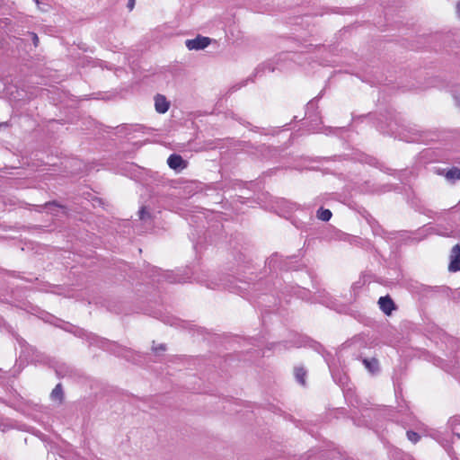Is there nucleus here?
Wrapping results in <instances>:
<instances>
[{"mask_svg": "<svg viewBox=\"0 0 460 460\" xmlns=\"http://www.w3.org/2000/svg\"><path fill=\"white\" fill-rule=\"evenodd\" d=\"M210 41L208 37L198 36L195 39L187 40L185 45L190 50H200L207 48Z\"/></svg>", "mask_w": 460, "mask_h": 460, "instance_id": "obj_1", "label": "nucleus"}, {"mask_svg": "<svg viewBox=\"0 0 460 460\" xmlns=\"http://www.w3.org/2000/svg\"><path fill=\"white\" fill-rule=\"evenodd\" d=\"M448 270L451 272L460 270V245L456 244L452 248Z\"/></svg>", "mask_w": 460, "mask_h": 460, "instance_id": "obj_2", "label": "nucleus"}, {"mask_svg": "<svg viewBox=\"0 0 460 460\" xmlns=\"http://www.w3.org/2000/svg\"><path fill=\"white\" fill-rule=\"evenodd\" d=\"M167 164L170 168L178 172L183 170L187 166L186 161H184L181 155L174 154L168 157Z\"/></svg>", "mask_w": 460, "mask_h": 460, "instance_id": "obj_3", "label": "nucleus"}, {"mask_svg": "<svg viewBox=\"0 0 460 460\" xmlns=\"http://www.w3.org/2000/svg\"><path fill=\"white\" fill-rule=\"evenodd\" d=\"M155 107L158 113H165L170 107V103L164 95L157 94L155 97Z\"/></svg>", "mask_w": 460, "mask_h": 460, "instance_id": "obj_4", "label": "nucleus"}, {"mask_svg": "<svg viewBox=\"0 0 460 460\" xmlns=\"http://www.w3.org/2000/svg\"><path fill=\"white\" fill-rule=\"evenodd\" d=\"M378 305L385 314H390L394 309V304L389 296H381L378 300Z\"/></svg>", "mask_w": 460, "mask_h": 460, "instance_id": "obj_5", "label": "nucleus"}, {"mask_svg": "<svg viewBox=\"0 0 460 460\" xmlns=\"http://www.w3.org/2000/svg\"><path fill=\"white\" fill-rule=\"evenodd\" d=\"M363 364L370 373H376L378 370V362L376 358L363 359Z\"/></svg>", "mask_w": 460, "mask_h": 460, "instance_id": "obj_6", "label": "nucleus"}, {"mask_svg": "<svg viewBox=\"0 0 460 460\" xmlns=\"http://www.w3.org/2000/svg\"><path fill=\"white\" fill-rule=\"evenodd\" d=\"M50 397L53 401H57L58 402H62L63 399V391L60 384H58L55 388L52 390Z\"/></svg>", "mask_w": 460, "mask_h": 460, "instance_id": "obj_7", "label": "nucleus"}, {"mask_svg": "<svg viewBox=\"0 0 460 460\" xmlns=\"http://www.w3.org/2000/svg\"><path fill=\"white\" fill-rule=\"evenodd\" d=\"M305 376H306V372L303 367H296L295 368V376H296V381L299 384H301V385L305 384Z\"/></svg>", "mask_w": 460, "mask_h": 460, "instance_id": "obj_8", "label": "nucleus"}, {"mask_svg": "<svg viewBox=\"0 0 460 460\" xmlns=\"http://www.w3.org/2000/svg\"><path fill=\"white\" fill-rule=\"evenodd\" d=\"M317 217L323 221H329L332 217V212L329 209L320 208L317 211Z\"/></svg>", "mask_w": 460, "mask_h": 460, "instance_id": "obj_9", "label": "nucleus"}, {"mask_svg": "<svg viewBox=\"0 0 460 460\" xmlns=\"http://www.w3.org/2000/svg\"><path fill=\"white\" fill-rule=\"evenodd\" d=\"M446 178L447 180H460V169L453 168L449 170L446 174Z\"/></svg>", "mask_w": 460, "mask_h": 460, "instance_id": "obj_10", "label": "nucleus"}, {"mask_svg": "<svg viewBox=\"0 0 460 460\" xmlns=\"http://www.w3.org/2000/svg\"><path fill=\"white\" fill-rule=\"evenodd\" d=\"M460 422V417H455L450 419L449 424L452 427V432L456 434L458 438H460V434L457 432L456 425Z\"/></svg>", "mask_w": 460, "mask_h": 460, "instance_id": "obj_11", "label": "nucleus"}, {"mask_svg": "<svg viewBox=\"0 0 460 460\" xmlns=\"http://www.w3.org/2000/svg\"><path fill=\"white\" fill-rule=\"evenodd\" d=\"M407 438L409 440H411L413 443H416L420 439V436L413 431H407Z\"/></svg>", "mask_w": 460, "mask_h": 460, "instance_id": "obj_12", "label": "nucleus"}, {"mask_svg": "<svg viewBox=\"0 0 460 460\" xmlns=\"http://www.w3.org/2000/svg\"><path fill=\"white\" fill-rule=\"evenodd\" d=\"M149 215L148 212L146 210L145 208H142L140 210H139V216H140V218L141 219H145L146 218V216Z\"/></svg>", "mask_w": 460, "mask_h": 460, "instance_id": "obj_13", "label": "nucleus"}, {"mask_svg": "<svg viewBox=\"0 0 460 460\" xmlns=\"http://www.w3.org/2000/svg\"><path fill=\"white\" fill-rule=\"evenodd\" d=\"M153 349L155 351V352H158L159 351H164L165 350V346L164 344H161L158 348L156 347H153Z\"/></svg>", "mask_w": 460, "mask_h": 460, "instance_id": "obj_14", "label": "nucleus"}, {"mask_svg": "<svg viewBox=\"0 0 460 460\" xmlns=\"http://www.w3.org/2000/svg\"><path fill=\"white\" fill-rule=\"evenodd\" d=\"M456 12H457L458 16L460 17V2H458L456 4Z\"/></svg>", "mask_w": 460, "mask_h": 460, "instance_id": "obj_15", "label": "nucleus"}, {"mask_svg": "<svg viewBox=\"0 0 460 460\" xmlns=\"http://www.w3.org/2000/svg\"><path fill=\"white\" fill-rule=\"evenodd\" d=\"M33 41H34L35 46H37V44H38V36L36 34H33Z\"/></svg>", "mask_w": 460, "mask_h": 460, "instance_id": "obj_16", "label": "nucleus"}, {"mask_svg": "<svg viewBox=\"0 0 460 460\" xmlns=\"http://www.w3.org/2000/svg\"><path fill=\"white\" fill-rule=\"evenodd\" d=\"M133 4H134V0H131V2H129V8L130 9L133 7Z\"/></svg>", "mask_w": 460, "mask_h": 460, "instance_id": "obj_17", "label": "nucleus"}, {"mask_svg": "<svg viewBox=\"0 0 460 460\" xmlns=\"http://www.w3.org/2000/svg\"><path fill=\"white\" fill-rule=\"evenodd\" d=\"M36 4L38 5V7L40 8V1L39 0H34Z\"/></svg>", "mask_w": 460, "mask_h": 460, "instance_id": "obj_18", "label": "nucleus"}, {"mask_svg": "<svg viewBox=\"0 0 460 460\" xmlns=\"http://www.w3.org/2000/svg\"><path fill=\"white\" fill-rule=\"evenodd\" d=\"M54 206H55V204H49V205H48V207H49V208H52V207H54Z\"/></svg>", "mask_w": 460, "mask_h": 460, "instance_id": "obj_19", "label": "nucleus"}, {"mask_svg": "<svg viewBox=\"0 0 460 460\" xmlns=\"http://www.w3.org/2000/svg\"><path fill=\"white\" fill-rule=\"evenodd\" d=\"M438 442H439L440 444H442L443 446H445V444H444V442H443L442 440H440V439H438Z\"/></svg>", "mask_w": 460, "mask_h": 460, "instance_id": "obj_20", "label": "nucleus"}]
</instances>
